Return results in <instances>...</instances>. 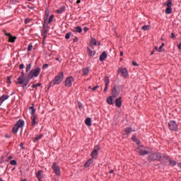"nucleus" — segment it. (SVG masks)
Instances as JSON below:
<instances>
[{
	"mask_svg": "<svg viewBox=\"0 0 181 181\" xmlns=\"http://www.w3.org/2000/svg\"><path fill=\"white\" fill-rule=\"evenodd\" d=\"M5 138H11V135H9V134H6V135H5Z\"/></svg>",
	"mask_w": 181,
	"mask_h": 181,
	"instance_id": "58",
	"label": "nucleus"
},
{
	"mask_svg": "<svg viewBox=\"0 0 181 181\" xmlns=\"http://www.w3.org/2000/svg\"><path fill=\"white\" fill-rule=\"evenodd\" d=\"M49 67V64H45L42 65V69L45 70V69H47Z\"/></svg>",
	"mask_w": 181,
	"mask_h": 181,
	"instance_id": "43",
	"label": "nucleus"
},
{
	"mask_svg": "<svg viewBox=\"0 0 181 181\" xmlns=\"http://www.w3.org/2000/svg\"><path fill=\"white\" fill-rule=\"evenodd\" d=\"M42 170H38L37 173H36V177H37L39 181H41L42 179H43V175H42Z\"/></svg>",
	"mask_w": 181,
	"mask_h": 181,
	"instance_id": "19",
	"label": "nucleus"
},
{
	"mask_svg": "<svg viewBox=\"0 0 181 181\" xmlns=\"http://www.w3.org/2000/svg\"><path fill=\"white\" fill-rule=\"evenodd\" d=\"M100 149H101L100 146H95L93 151H95V152H98V151H100Z\"/></svg>",
	"mask_w": 181,
	"mask_h": 181,
	"instance_id": "40",
	"label": "nucleus"
},
{
	"mask_svg": "<svg viewBox=\"0 0 181 181\" xmlns=\"http://www.w3.org/2000/svg\"><path fill=\"white\" fill-rule=\"evenodd\" d=\"M162 154L160 153H153L148 156V160H160Z\"/></svg>",
	"mask_w": 181,
	"mask_h": 181,
	"instance_id": "5",
	"label": "nucleus"
},
{
	"mask_svg": "<svg viewBox=\"0 0 181 181\" xmlns=\"http://www.w3.org/2000/svg\"><path fill=\"white\" fill-rule=\"evenodd\" d=\"M20 146H21V148H23V143H21V144H20Z\"/></svg>",
	"mask_w": 181,
	"mask_h": 181,
	"instance_id": "64",
	"label": "nucleus"
},
{
	"mask_svg": "<svg viewBox=\"0 0 181 181\" xmlns=\"http://www.w3.org/2000/svg\"><path fill=\"white\" fill-rule=\"evenodd\" d=\"M42 32H43L44 35H47V30L46 29H43Z\"/></svg>",
	"mask_w": 181,
	"mask_h": 181,
	"instance_id": "47",
	"label": "nucleus"
},
{
	"mask_svg": "<svg viewBox=\"0 0 181 181\" xmlns=\"http://www.w3.org/2000/svg\"><path fill=\"white\" fill-rule=\"evenodd\" d=\"M170 165H172V166H175L176 165V161L170 160Z\"/></svg>",
	"mask_w": 181,
	"mask_h": 181,
	"instance_id": "38",
	"label": "nucleus"
},
{
	"mask_svg": "<svg viewBox=\"0 0 181 181\" xmlns=\"http://www.w3.org/2000/svg\"><path fill=\"white\" fill-rule=\"evenodd\" d=\"M93 162H94V160L92 158L89 159L84 164V168H90V165H93Z\"/></svg>",
	"mask_w": 181,
	"mask_h": 181,
	"instance_id": "16",
	"label": "nucleus"
},
{
	"mask_svg": "<svg viewBox=\"0 0 181 181\" xmlns=\"http://www.w3.org/2000/svg\"><path fill=\"white\" fill-rule=\"evenodd\" d=\"M85 124L87 127H91V118L87 117L85 120Z\"/></svg>",
	"mask_w": 181,
	"mask_h": 181,
	"instance_id": "22",
	"label": "nucleus"
},
{
	"mask_svg": "<svg viewBox=\"0 0 181 181\" xmlns=\"http://www.w3.org/2000/svg\"><path fill=\"white\" fill-rule=\"evenodd\" d=\"M24 125H25V121L19 119L13 127V129H12L13 134H17L18 132L19 131V128H23Z\"/></svg>",
	"mask_w": 181,
	"mask_h": 181,
	"instance_id": "3",
	"label": "nucleus"
},
{
	"mask_svg": "<svg viewBox=\"0 0 181 181\" xmlns=\"http://www.w3.org/2000/svg\"><path fill=\"white\" fill-rule=\"evenodd\" d=\"M9 98V95L4 94L2 96L0 97V103L2 104L4 101H6V100H8Z\"/></svg>",
	"mask_w": 181,
	"mask_h": 181,
	"instance_id": "18",
	"label": "nucleus"
},
{
	"mask_svg": "<svg viewBox=\"0 0 181 181\" xmlns=\"http://www.w3.org/2000/svg\"><path fill=\"white\" fill-rule=\"evenodd\" d=\"M54 18V15H51L49 20H48V23H52V22H53V19Z\"/></svg>",
	"mask_w": 181,
	"mask_h": 181,
	"instance_id": "33",
	"label": "nucleus"
},
{
	"mask_svg": "<svg viewBox=\"0 0 181 181\" xmlns=\"http://www.w3.org/2000/svg\"><path fill=\"white\" fill-rule=\"evenodd\" d=\"M106 59H107V52H103L102 54L100 56L99 59L100 62H104V60H105Z\"/></svg>",
	"mask_w": 181,
	"mask_h": 181,
	"instance_id": "17",
	"label": "nucleus"
},
{
	"mask_svg": "<svg viewBox=\"0 0 181 181\" xmlns=\"http://www.w3.org/2000/svg\"><path fill=\"white\" fill-rule=\"evenodd\" d=\"M74 42H78V38H77V37H75L74 39Z\"/></svg>",
	"mask_w": 181,
	"mask_h": 181,
	"instance_id": "57",
	"label": "nucleus"
},
{
	"mask_svg": "<svg viewBox=\"0 0 181 181\" xmlns=\"http://www.w3.org/2000/svg\"><path fill=\"white\" fill-rule=\"evenodd\" d=\"M24 68H25V64H21L19 65V69H24Z\"/></svg>",
	"mask_w": 181,
	"mask_h": 181,
	"instance_id": "44",
	"label": "nucleus"
},
{
	"mask_svg": "<svg viewBox=\"0 0 181 181\" xmlns=\"http://www.w3.org/2000/svg\"><path fill=\"white\" fill-rule=\"evenodd\" d=\"M28 8H29L30 9H32V10L35 9V7H34V6H31V7H30V6H28Z\"/></svg>",
	"mask_w": 181,
	"mask_h": 181,
	"instance_id": "61",
	"label": "nucleus"
},
{
	"mask_svg": "<svg viewBox=\"0 0 181 181\" xmlns=\"http://www.w3.org/2000/svg\"><path fill=\"white\" fill-rule=\"evenodd\" d=\"M108 90V86H105L104 92L105 93Z\"/></svg>",
	"mask_w": 181,
	"mask_h": 181,
	"instance_id": "49",
	"label": "nucleus"
},
{
	"mask_svg": "<svg viewBox=\"0 0 181 181\" xmlns=\"http://www.w3.org/2000/svg\"><path fill=\"white\" fill-rule=\"evenodd\" d=\"M136 140H137L136 136H134L132 137V141H134V142H135Z\"/></svg>",
	"mask_w": 181,
	"mask_h": 181,
	"instance_id": "50",
	"label": "nucleus"
},
{
	"mask_svg": "<svg viewBox=\"0 0 181 181\" xmlns=\"http://www.w3.org/2000/svg\"><path fill=\"white\" fill-rule=\"evenodd\" d=\"M71 36V33H68L65 35V39L69 40V39H70Z\"/></svg>",
	"mask_w": 181,
	"mask_h": 181,
	"instance_id": "36",
	"label": "nucleus"
},
{
	"mask_svg": "<svg viewBox=\"0 0 181 181\" xmlns=\"http://www.w3.org/2000/svg\"><path fill=\"white\" fill-rule=\"evenodd\" d=\"M40 86H42V84H40V83L33 84V88H36V87H40Z\"/></svg>",
	"mask_w": 181,
	"mask_h": 181,
	"instance_id": "41",
	"label": "nucleus"
},
{
	"mask_svg": "<svg viewBox=\"0 0 181 181\" xmlns=\"http://www.w3.org/2000/svg\"><path fill=\"white\" fill-rule=\"evenodd\" d=\"M112 97H118L119 95V90H117V86H114L112 90Z\"/></svg>",
	"mask_w": 181,
	"mask_h": 181,
	"instance_id": "11",
	"label": "nucleus"
},
{
	"mask_svg": "<svg viewBox=\"0 0 181 181\" xmlns=\"http://www.w3.org/2000/svg\"><path fill=\"white\" fill-rule=\"evenodd\" d=\"M43 138V134H40L35 137V141H40Z\"/></svg>",
	"mask_w": 181,
	"mask_h": 181,
	"instance_id": "32",
	"label": "nucleus"
},
{
	"mask_svg": "<svg viewBox=\"0 0 181 181\" xmlns=\"http://www.w3.org/2000/svg\"><path fill=\"white\" fill-rule=\"evenodd\" d=\"M31 67H32V64H27L26 71H29V70H30Z\"/></svg>",
	"mask_w": 181,
	"mask_h": 181,
	"instance_id": "37",
	"label": "nucleus"
},
{
	"mask_svg": "<svg viewBox=\"0 0 181 181\" xmlns=\"http://www.w3.org/2000/svg\"><path fill=\"white\" fill-rule=\"evenodd\" d=\"M109 173H114V170H110L109 171Z\"/></svg>",
	"mask_w": 181,
	"mask_h": 181,
	"instance_id": "63",
	"label": "nucleus"
},
{
	"mask_svg": "<svg viewBox=\"0 0 181 181\" xmlns=\"http://www.w3.org/2000/svg\"><path fill=\"white\" fill-rule=\"evenodd\" d=\"M107 103H109L110 105H112L114 103L112 102V97L110 96L107 98Z\"/></svg>",
	"mask_w": 181,
	"mask_h": 181,
	"instance_id": "25",
	"label": "nucleus"
},
{
	"mask_svg": "<svg viewBox=\"0 0 181 181\" xmlns=\"http://www.w3.org/2000/svg\"><path fill=\"white\" fill-rule=\"evenodd\" d=\"M116 107H118L120 108V107L122 105V98L119 97V98L116 99L115 101Z\"/></svg>",
	"mask_w": 181,
	"mask_h": 181,
	"instance_id": "12",
	"label": "nucleus"
},
{
	"mask_svg": "<svg viewBox=\"0 0 181 181\" xmlns=\"http://www.w3.org/2000/svg\"><path fill=\"white\" fill-rule=\"evenodd\" d=\"M13 157L12 156H9L8 157V160H11V159H12Z\"/></svg>",
	"mask_w": 181,
	"mask_h": 181,
	"instance_id": "55",
	"label": "nucleus"
},
{
	"mask_svg": "<svg viewBox=\"0 0 181 181\" xmlns=\"http://www.w3.org/2000/svg\"><path fill=\"white\" fill-rule=\"evenodd\" d=\"M87 52H88V56H90V57H94L95 56V51H93L91 49H90V47L87 48Z\"/></svg>",
	"mask_w": 181,
	"mask_h": 181,
	"instance_id": "13",
	"label": "nucleus"
},
{
	"mask_svg": "<svg viewBox=\"0 0 181 181\" xmlns=\"http://www.w3.org/2000/svg\"><path fill=\"white\" fill-rule=\"evenodd\" d=\"M132 64L133 66H138V64H136V62H132Z\"/></svg>",
	"mask_w": 181,
	"mask_h": 181,
	"instance_id": "56",
	"label": "nucleus"
},
{
	"mask_svg": "<svg viewBox=\"0 0 181 181\" xmlns=\"http://www.w3.org/2000/svg\"><path fill=\"white\" fill-rule=\"evenodd\" d=\"M150 28H151V25H144L142 27L143 30H149Z\"/></svg>",
	"mask_w": 181,
	"mask_h": 181,
	"instance_id": "31",
	"label": "nucleus"
},
{
	"mask_svg": "<svg viewBox=\"0 0 181 181\" xmlns=\"http://www.w3.org/2000/svg\"><path fill=\"white\" fill-rule=\"evenodd\" d=\"M136 152L139 153L141 156H145V155H148L149 153V151L146 149V147L144 146H140L136 148Z\"/></svg>",
	"mask_w": 181,
	"mask_h": 181,
	"instance_id": "4",
	"label": "nucleus"
},
{
	"mask_svg": "<svg viewBox=\"0 0 181 181\" xmlns=\"http://www.w3.org/2000/svg\"><path fill=\"white\" fill-rule=\"evenodd\" d=\"M167 7L172 8V0H168L167 1Z\"/></svg>",
	"mask_w": 181,
	"mask_h": 181,
	"instance_id": "34",
	"label": "nucleus"
},
{
	"mask_svg": "<svg viewBox=\"0 0 181 181\" xmlns=\"http://www.w3.org/2000/svg\"><path fill=\"white\" fill-rule=\"evenodd\" d=\"M29 110H31L30 112L31 115H35V113L36 112V109H35V107L31 106L29 107Z\"/></svg>",
	"mask_w": 181,
	"mask_h": 181,
	"instance_id": "26",
	"label": "nucleus"
},
{
	"mask_svg": "<svg viewBox=\"0 0 181 181\" xmlns=\"http://www.w3.org/2000/svg\"><path fill=\"white\" fill-rule=\"evenodd\" d=\"M124 132L127 134V135H129L132 132V129L131 127H127L124 129Z\"/></svg>",
	"mask_w": 181,
	"mask_h": 181,
	"instance_id": "24",
	"label": "nucleus"
},
{
	"mask_svg": "<svg viewBox=\"0 0 181 181\" xmlns=\"http://www.w3.org/2000/svg\"><path fill=\"white\" fill-rule=\"evenodd\" d=\"M75 30L78 33H81V32H83V29L81 28V27L78 26L75 28Z\"/></svg>",
	"mask_w": 181,
	"mask_h": 181,
	"instance_id": "30",
	"label": "nucleus"
},
{
	"mask_svg": "<svg viewBox=\"0 0 181 181\" xmlns=\"http://www.w3.org/2000/svg\"><path fill=\"white\" fill-rule=\"evenodd\" d=\"M64 11H65V8L62 7L59 9L57 10V13H63Z\"/></svg>",
	"mask_w": 181,
	"mask_h": 181,
	"instance_id": "28",
	"label": "nucleus"
},
{
	"mask_svg": "<svg viewBox=\"0 0 181 181\" xmlns=\"http://www.w3.org/2000/svg\"><path fill=\"white\" fill-rule=\"evenodd\" d=\"M177 166H178V168H180V169H181V163H178Z\"/></svg>",
	"mask_w": 181,
	"mask_h": 181,
	"instance_id": "60",
	"label": "nucleus"
},
{
	"mask_svg": "<svg viewBox=\"0 0 181 181\" xmlns=\"http://www.w3.org/2000/svg\"><path fill=\"white\" fill-rule=\"evenodd\" d=\"M52 169L54 170L57 176H60V167L57 165V163H53Z\"/></svg>",
	"mask_w": 181,
	"mask_h": 181,
	"instance_id": "7",
	"label": "nucleus"
},
{
	"mask_svg": "<svg viewBox=\"0 0 181 181\" xmlns=\"http://www.w3.org/2000/svg\"><path fill=\"white\" fill-rule=\"evenodd\" d=\"M163 48V47H162L161 45L159 47L158 52H162V49Z\"/></svg>",
	"mask_w": 181,
	"mask_h": 181,
	"instance_id": "46",
	"label": "nucleus"
},
{
	"mask_svg": "<svg viewBox=\"0 0 181 181\" xmlns=\"http://www.w3.org/2000/svg\"><path fill=\"white\" fill-rule=\"evenodd\" d=\"M30 21H31V19L29 18H25V25L29 23V22H30Z\"/></svg>",
	"mask_w": 181,
	"mask_h": 181,
	"instance_id": "42",
	"label": "nucleus"
},
{
	"mask_svg": "<svg viewBox=\"0 0 181 181\" xmlns=\"http://www.w3.org/2000/svg\"><path fill=\"white\" fill-rule=\"evenodd\" d=\"M47 34H44L43 35V43H45V39H46V36Z\"/></svg>",
	"mask_w": 181,
	"mask_h": 181,
	"instance_id": "52",
	"label": "nucleus"
},
{
	"mask_svg": "<svg viewBox=\"0 0 181 181\" xmlns=\"http://www.w3.org/2000/svg\"><path fill=\"white\" fill-rule=\"evenodd\" d=\"M110 84V78L108 76L105 77V86H109Z\"/></svg>",
	"mask_w": 181,
	"mask_h": 181,
	"instance_id": "27",
	"label": "nucleus"
},
{
	"mask_svg": "<svg viewBox=\"0 0 181 181\" xmlns=\"http://www.w3.org/2000/svg\"><path fill=\"white\" fill-rule=\"evenodd\" d=\"M41 69L40 67H36L34 69H32L28 75V80L25 82L24 87L28 86V83H29L30 80H32L33 77H39V74H40Z\"/></svg>",
	"mask_w": 181,
	"mask_h": 181,
	"instance_id": "1",
	"label": "nucleus"
},
{
	"mask_svg": "<svg viewBox=\"0 0 181 181\" xmlns=\"http://www.w3.org/2000/svg\"><path fill=\"white\" fill-rule=\"evenodd\" d=\"M81 0H77L76 1V4H81Z\"/></svg>",
	"mask_w": 181,
	"mask_h": 181,
	"instance_id": "62",
	"label": "nucleus"
},
{
	"mask_svg": "<svg viewBox=\"0 0 181 181\" xmlns=\"http://www.w3.org/2000/svg\"><path fill=\"white\" fill-rule=\"evenodd\" d=\"M171 12H172V7H167V8L165 9V13L169 15L170 14Z\"/></svg>",
	"mask_w": 181,
	"mask_h": 181,
	"instance_id": "29",
	"label": "nucleus"
},
{
	"mask_svg": "<svg viewBox=\"0 0 181 181\" xmlns=\"http://www.w3.org/2000/svg\"><path fill=\"white\" fill-rule=\"evenodd\" d=\"M63 78H64V73L60 72L54 77V80L52 81V83L54 86L60 84L62 81H63Z\"/></svg>",
	"mask_w": 181,
	"mask_h": 181,
	"instance_id": "2",
	"label": "nucleus"
},
{
	"mask_svg": "<svg viewBox=\"0 0 181 181\" xmlns=\"http://www.w3.org/2000/svg\"><path fill=\"white\" fill-rule=\"evenodd\" d=\"M97 88H98V86H96L93 87V88H92V90H93V91H95V90H97Z\"/></svg>",
	"mask_w": 181,
	"mask_h": 181,
	"instance_id": "45",
	"label": "nucleus"
},
{
	"mask_svg": "<svg viewBox=\"0 0 181 181\" xmlns=\"http://www.w3.org/2000/svg\"><path fill=\"white\" fill-rule=\"evenodd\" d=\"M178 49H179L180 50H181V43H180V44L178 45Z\"/></svg>",
	"mask_w": 181,
	"mask_h": 181,
	"instance_id": "59",
	"label": "nucleus"
},
{
	"mask_svg": "<svg viewBox=\"0 0 181 181\" xmlns=\"http://www.w3.org/2000/svg\"><path fill=\"white\" fill-rule=\"evenodd\" d=\"M168 127L170 131H175V132H177V124L175 120H171L168 123Z\"/></svg>",
	"mask_w": 181,
	"mask_h": 181,
	"instance_id": "6",
	"label": "nucleus"
},
{
	"mask_svg": "<svg viewBox=\"0 0 181 181\" xmlns=\"http://www.w3.org/2000/svg\"><path fill=\"white\" fill-rule=\"evenodd\" d=\"M83 30H84V32H88V28L85 27V28H83Z\"/></svg>",
	"mask_w": 181,
	"mask_h": 181,
	"instance_id": "54",
	"label": "nucleus"
},
{
	"mask_svg": "<svg viewBox=\"0 0 181 181\" xmlns=\"http://www.w3.org/2000/svg\"><path fill=\"white\" fill-rule=\"evenodd\" d=\"M175 34L173 33H171V39H175Z\"/></svg>",
	"mask_w": 181,
	"mask_h": 181,
	"instance_id": "51",
	"label": "nucleus"
},
{
	"mask_svg": "<svg viewBox=\"0 0 181 181\" xmlns=\"http://www.w3.org/2000/svg\"><path fill=\"white\" fill-rule=\"evenodd\" d=\"M90 46L93 48V46H97V40L95 38H92L90 41Z\"/></svg>",
	"mask_w": 181,
	"mask_h": 181,
	"instance_id": "20",
	"label": "nucleus"
},
{
	"mask_svg": "<svg viewBox=\"0 0 181 181\" xmlns=\"http://www.w3.org/2000/svg\"><path fill=\"white\" fill-rule=\"evenodd\" d=\"M10 165H11L12 166H13V165H18V163L16 162V160H12L10 162Z\"/></svg>",
	"mask_w": 181,
	"mask_h": 181,
	"instance_id": "35",
	"label": "nucleus"
},
{
	"mask_svg": "<svg viewBox=\"0 0 181 181\" xmlns=\"http://www.w3.org/2000/svg\"><path fill=\"white\" fill-rule=\"evenodd\" d=\"M91 156H92L93 159H97V156H98V152L95 151V150H93L91 152Z\"/></svg>",
	"mask_w": 181,
	"mask_h": 181,
	"instance_id": "21",
	"label": "nucleus"
},
{
	"mask_svg": "<svg viewBox=\"0 0 181 181\" xmlns=\"http://www.w3.org/2000/svg\"><path fill=\"white\" fill-rule=\"evenodd\" d=\"M118 71H119V73L122 74V76L124 78H128L129 77V74H128V70H127V69L119 67L118 69Z\"/></svg>",
	"mask_w": 181,
	"mask_h": 181,
	"instance_id": "8",
	"label": "nucleus"
},
{
	"mask_svg": "<svg viewBox=\"0 0 181 181\" xmlns=\"http://www.w3.org/2000/svg\"><path fill=\"white\" fill-rule=\"evenodd\" d=\"M36 119H37V115H32L31 120H32V125H33V127H35V125H36Z\"/></svg>",
	"mask_w": 181,
	"mask_h": 181,
	"instance_id": "15",
	"label": "nucleus"
},
{
	"mask_svg": "<svg viewBox=\"0 0 181 181\" xmlns=\"http://www.w3.org/2000/svg\"><path fill=\"white\" fill-rule=\"evenodd\" d=\"M33 47V45L32 44H30L28 47V52H32Z\"/></svg>",
	"mask_w": 181,
	"mask_h": 181,
	"instance_id": "39",
	"label": "nucleus"
},
{
	"mask_svg": "<svg viewBox=\"0 0 181 181\" xmlns=\"http://www.w3.org/2000/svg\"><path fill=\"white\" fill-rule=\"evenodd\" d=\"M134 142H136V144H137V145H139V144H141V141H139V139L136 140V141H134Z\"/></svg>",
	"mask_w": 181,
	"mask_h": 181,
	"instance_id": "48",
	"label": "nucleus"
},
{
	"mask_svg": "<svg viewBox=\"0 0 181 181\" xmlns=\"http://www.w3.org/2000/svg\"><path fill=\"white\" fill-rule=\"evenodd\" d=\"M88 73H90V69L84 68L83 70V76H88Z\"/></svg>",
	"mask_w": 181,
	"mask_h": 181,
	"instance_id": "23",
	"label": "nucleus"
},
{
	"mask_svg": "<svg viewBox=\"0 0 181 181\" xmlns=\"http://www.w3.org/2000/svg\"><path fill=\"white\" fill-rule=\"evenodd\" d=\"M20 76L25 77V72L22 71L21 75Z\"/></svg>",
	"mask_w": 181,
	"mask_h": 181,
	"instance_id": "53",
	"label": "nucleus"
},
{
	"mask_svg": "<svg viewBox=\"0 0 181 181\" xmlns=\"http://www.w3.org/2000/svg\"><path fill=\"white\" fill-rule=\"evenodd\" d=\"M74 81V78H73V76L67 77L65 80V86L71 87Z\"/></svg>",
	"mask_w": 181,
	"mask_h": 181,
	"instance_id": "9",
	"label": "nucleus"
},
{
	"mask_svg": "<svg viewBox=\"0 0 181 181\" xmlns=\"http://www.w3.org/2000/svg\"><path fill=\"white\" fill-rule=\"evenodd\" d=\"M25 76H20L18 78V84H24L25 86V84H26V83H25Z\"/></svg>",
	"mask_w": 181,
	"mask_h": 181,
	"instance_id": "14",
	"label": "nucleus"
},
{
	"mask_svg": "<svg viewBox=\"0 0 181 181\" xmlns=\"http://www.w3.org/2000/svg\"><path fill=\"white\" fill-rule=\"evenodd\" d=\"M6 36H8V42H11V43L15 42V40H16V37H12V35L11 33L4 32Z\"/></svg>",
	"mask_w": 181,
	"mask_h": 181,
	"instance_id": "10",
	"label": "nucleus"
}]
</instances>
